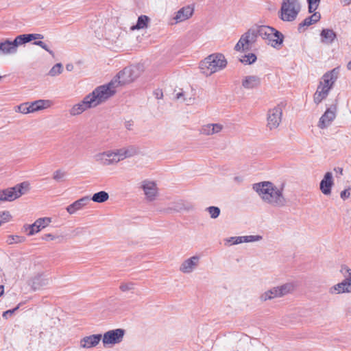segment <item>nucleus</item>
<instances>
[{"instance_id":"obj_1","label":"nucleus","mask_w":351,"mask_h":351,"mask_svg":"<svg viewBox=\"0 0 351 351\" xmlns=\"http://www.w3.org/2000/svg\"><path fill=\"white\" fill-rule=\"evenodd\" d=\"M252 189L265 203L273 207L282 208L287 204V199L283 195V187L278 188L272 182L265 181L254 184Z\"/></svg>"},{"instance_id":"obj_2","label":"nucleus","mask_w":351,"mask_h":351,"mask_svg":"<svg viewBox=\"0 0 351 351\" xmlns=\"http://www.w3.org/2000/svg\"><path fill=\"white\" fill-rule=\"evenodd\" d=\"M226 65L227 61L223 54L213 53L201 61L199 69L204 74L208 76L224 69Z\"/></svg>"},{"instance_id":"obj_3","label":"nucleus","mask_w":351,"mask_h":351,"mask_svg":"<svg viewBox=\"0 0 351 351\" xmlns=\"http://www.w3.org/2000/svg\"><path fill=\"white\" fill-rule=\"evenodd\" d=\"M335 74V69H333L323 75L313 96V100L316 104H320L328 95L337 78Z\"/></svg>"},{"instance_id":"obj_4","label":"nucleus","mask_w":351,"mask_h":351,"mask_svg":"<svg viewBox=\"0 0 351 351\" xmlns=\"http://www.w3.org/2000/svg\"><path fill=\"white\" fill-rule=\"evenodd\" d=\"M117 79H112L109 83L97 87L91 93L88 94L93 99L95 106L105 102L116 93Z\"/></svg>"},{"instance_id":"obj_5","label":"nucleus","mask_w":351,"mask_h":351,"mask_svg":"<svg viewBox=\"0 0 351 351\" xmlns=\"http://www.w3.org/2000/svg\"><path fill=\"white\" fill-rule=\"evenodd\" d=\"M259 27V36L266 40L267 43L271 47L280 49L284 40V35L272 27L267 25H260Z\"/></svg>"},{"instance_id":"obj_6","label":"nucleus","mask_w":351,"mask_h":351,"mask_svg":"<svg viewBox=\"0 0 351 351\" xmlns=\"http://www.w3.org/2000/svg\"><path fill=\"white\" fill-rule=\"evenodd\" d=\"M29 191V184L23 182L13 187L0 190V202H12L26 194Z\"/></svg>"},{"instance_id":"obj_7","label":"nucleus","mask_w":351,"mask_h":351,"mask_svg":"<svg viewBox=\"0 0 351 351\" xmlns=\"http://www.w3.org/2000/svg\"><path fill=\"white\" fill-rule=\"evenodd\" d=\"M301 9L298 0H283L280 8V18L283 21H294Z\"/></svg>"},{"instance_id":"obj_8","label":"nucleus","mask_w":351,"mask_h":351,"mask_svg":"<svg viewBox=\"0 0 351 351\" xmlns=\"http://www.w3.org/2000/svg\"><path fill=\"white\" fill-rule=\"evenodd\" d=\"M259 26L249 29L241 36L239 42L234 47V49L236 51L250 49L251 46L256 43L257 37L259 36Z\"/></svg>"},{"instance_id":"obj_9","label":"nucleus","mask_w":351,"mask_h":351,"mask_svg":"<svg viewBox=\"0 0 351 351\" xmlns=\"http://www.w3.org/2000/svg\"><path fill=\"white\" fill-rule=\"evenodd\" d=\"M340 272L344 276V280L329 289L330 294L351 293V269L346 265H342Z\"/></svg>"},{"instance_id":"obj_10","label":"nucleus","mask_w":351,"mask_h":351,"mask_svg":"<svg viewBox=\"0 0 351 351\" xmlns=\"http://www.w3.org/2000/svg\"><path fill=\"white\" fill-rule=\"evenodd\" d=\"M140 66L133 65L124 68L114 79H117V87L129 84L135 80L141 75Z\"/></svg>"},{"instance_id":"obj_11","label":"nucleus","mask_w":351,"mask_h":351,"mask_svg":"<svg viewBox=\"0 0 351 351\" xmlns=\"http://www.w3.org/2000/svg\"><path fill=\"white\" fill-rule=\"evenodd\" d=\"M294 288L295 287L293 283H285L280 286L274 287L262 293L260 299L262 302H265L276 298H281L292 293Z\"/></svg>"},{"instance_id":"obj_12","label":"nucleus","mask_w":351,"mask_h":351,"mask_svg":"<svg viewBox=\"0 0 351 351\" xmlns=\"http://www.w3.org/2000/svg\"><path fill=\"white\" fill-rule=\"evenodd\" d=\"M282 109L278 105L272 109L269 110L267 117V127L272 130L276 129L282 121Z\"/></svg>"},{"instance_id":"obj_13","label":"nucleus","mask_w":351,"mask_h":351,"mask_svg":"<svg viewBox=\"0 0 351 351\" xmlns=\"http://www.w3.org/2000/svg\"><path fill=\"white\" fill-rule=\"evenodd\" d=\"M125 335V330L122 328H117L109 330L104 334L103 343L107 344H116L122 341Z\"/></svg>"},{"instance_id":"obj_14","label":"nucleus","mask_w":351,"mask_h":351,"mask_svg":"<svg viewBox=\"0 0 351 351\" xmlns=\"http://www.w3.org/2000/svg\"><path fill=\"white\" fill-rule=\"evenodd\" d=\"M337 105H332L327 108L325 112L320 117L318 122V127L324 129L328 127L336 117Z\"/></svg>"},{"instance_id":"obj_15","label":"nucleus","mask_w":351,"mask_h":351,"mask_svg":"<svg viewBox=\"0 0 351 351\" xmlns=\"http://www.w3.org/2000/svg\"><path fill=\"white\" fill-rule=\"evenodd\" d=\"M93 99H91L89 95H86L83 100L74 105L70 110V114L72 116H76L82 114L86 110L91 108H94L95 103H93Z\"/></svg>"},{"instance_id":"obj_16","label":"nucleus","mask_w":351,"mask_h":351,"mask_svg":"<svg viewBox=\"0 0 351 351\" xmlns=\"http://www.w3.org/2000/svg\"><path fill=\"white\" fill-rule=\"evenodd\" d=\"M114 157L112 151H107L95 154L94 159L101 165L109 166L119 162V159L117 160Z\"/></svg>"},{"instance_id":"obj_17","label":"nucleus","mask_w":351,"mask_h":351,"mask_svg":"<svg viewBox=\"0 0 351 351\" xmlns=\"http://www.w3.org/2000/svg\"><path fill=\"white\" fill-rule=\"evenodd\" d=\"M194 8L192 5H186L180 8L176 12L173 20L175 23H178L184 21L191 18L193 14Z\"/></svg>"},{"instance_id":"obj_18","label":"nucleus","mask_w":351,"mask_h":351,"mask_svg":"<svg viewBox=\"0 0 351 351\" xmlns=\"http://www.w3.org/2000/svg\"><path fill=\"white\" fill-rule=\"evenodd\" d=\"M199 261V257L193 256L183 261L180 267V271L184 274L191 273L197 267Z\"/></svg>"},{"instance_id":"obj_19","label":"nucleus","mask_w":351,"mask_h":351,"mask_svg":"<svg viewBox=\"0 0 351 351\" xmlns=\"http://www.w3.org/2000/svg\"><path fill=\"white\" fill-rule=\"evenodd\" d=\"M51 280L44 274H39L34 276L31 280V286L34 290H38L49 284Z\"/></svg>"},{"instance_id":"obj_20","label":"nucleus","mask_w":351,"mask_h":351,"mask_svg":"<svg viewBox=\"0 0 351 351\" xmlns=\"http://www.w3.org/2000/svg\"><path fill=\"white\" fill-rule=\"evenodd\" d=\"M142 188L146 198L149 201H152L155 199L157 195V187L154 182L144 181L143 182Z\"/></svg>"},{"instance_id":"obj_21","label":"nucleus","mask_w":351,"mask_h":351,"mask_svg":"<svg viewBox=\"0 0 351 351\" xmlns=\"http://www.w3.org/2000/svg\"><path fill=\"white\" fill-rule=\"evenodd\" d=\"M51 221V218L49 217L38 219L33 224L29 226L30 231L28 233V235H33L36 232H38L41 229L47 226L50 223Z\"/></svg>"},{"instance_id":"obj_22","label":"nucleus","mask_w":351,"mask_h":351,"mask_svg":"<svg viewBox=\"0 0 351 351\" xmlns=\"http://www.w3.org/2000/svg\"><path fill=\"white\" fill-rule=\"evenodd\" d=\"M101 337L102 335L100 334L85 337L80 341V346L84 348L95 347L101 341Z\"/></svg>"},{"instance_id":"obj_23","label":"nucleus","mask_w":351,"mask_h":351,"mask_svg":"<svg viewBox=\"0 0 351 351\" xmlns=\"http://www.w3.org/2000/svg\"><path fill=\"white\" fill-rule=\"evenodd\" d=\"M332 185V174L331 172H327L320 182V190L324 195H330Z\"/></svg>"},{"instance_id":"obj_24","label":"nucleus","mask_w":351,"mask_h":351,"mask_svg":"<svg viewBox=\"0 0 351 351\" xmlns=\"http://www.w3.org/2000/svg\"><path fill=\"white\" fill-rule=\"evenodd\" d=\"M90 201V199L88 196L83 197L68 206L66 210L71 215L74 214L76 211L81 210L84 206L87 205Z\"/></svg>"},{"instance_id":"obj_25","label":"nucleus","mask_w":351,"mask_h":351,"mask_svg":"<svg viewBox=\"0 0 351 351\" xmlns=\"http://www.w3.org/2000/svg\"><path fill=\"white\" fill-rule=\"evenodd\" d=\"M321 43L324 45H331L337 39V34L332 29L324 28L320 33Z\"/></svg>"},{"instance_id":"obj_26","label":"nucleus","mask_w":351,"mask_h":351,"mask_svg":"<svg viewBox=\"0 0 351 351\" xmlns=\"http://www.w3.org/2000/svg\"><path fill=\"white\" fill-rule=\"evenodd\" d=\"M223 128L220 123H208L203 125L200 129V133L204 135H213L220 132Z\"/></svg>"},{"instance_id":"obj_27","label":"nucleus","mask_w":351,"mask_h":351,"mask_svg":"<svg viewBox=\"0 0 351 351\" xmlns=\"http://www.w3.org/2000/svg\"><path fill=\"white\" fill-rule=\"evenodd\" d=\"M260 84V77L256 75L245 76L242 81V86L246 89L255 88L258 87Z\"/></svg>"},{"instance_id":"obj_28","label":"nucleus","mask_w":351,"mask_h":351,"mask_svg":"<svg viewBox=\"0 0 351 351\" xmlns=\"http://www.w3.org/2000/svg\"><path fill=\"white\" fill-rule=\"evenodd\" d=\"M16 50L12 41L5 40L0 41V53L3 55H8L15 53Z\"/></svg>"},{"instance_id":"obj_29","label":"nucleus","mask_w":351,"mask_h":351,"mask_svg":"<svg viewBox=\"0 0 351 351\" xmlns=\"http://www.w3.org/2000/svg\"><path fill=\"white\" fill-rule=\"evenodd\" d=\"M50 101L49 100L39 99L34 102L29 103V106L31 112H34L43 110L49 106Z\"/></svg>"},{"instance_id":"obj_30","label":"nucleus","mask_w":351,"mask_h":351,"mask_svg":"<svg viewBox=\"0 0 351 351\" xmlns=\"http://www.w3.org/2000/svg\"><path fill=\"white\" fill-rule=\"evenodd\" d=\"M150 22V19L146 16V15H141L138 16L137 23L135 25H133L130 27V29L134 30H138V29H145L148 27V25Z\"/></svg>"},{"instance_id":"obj_31","label":"nucleus","mask_w":351,"mask_h":351,"mask_svg":"<svg viewBox=\"0 0 351 351\" xmlns=\"http://www.w3.org/2000/svg\"><path fill=\"white\" fill-rule=\"evenodd\" d=\"M90 199L97 203H103L109 199V195L107 192L101 191L95 193Z\"/></svg>"},{"instance_id":"obj_32","label":"nucleus","mask_w":351,"mask_h":351,"mask_svg":"<svg viewBox=\"0 0 351 351\" xmlns=\"http://www.w3.org/2000/svg\"><path fill=\"white\" fill-rule=\"evenodd\" d=\"M62 64L61 63H57L49 70L48 75L51 77H55L62 73Z\"/></svg>"},{"instance_id":"obj_33","label":"nucleus","mask_w":351,"mask_h":351,"mask_svg":"<svg viewBox=\"0 0 351 351\" xmlns=\"http://www.w3.org/2000/svg\"><path fill=\"white\" fill-rule=\"evenodd\" d=\"M256 60V56L254 53H249L243 56L240 61L245 64H251Z\"/></svg>"},{"instance_id":"obj_34","label":"nucleus","mask_w":351,"mask_h":351,"mask_svg":"<svg viewBox=\"0 0 351 351\" xmlns=\"http://www.w3.org/2000/svg\"><path fill=\"white\" fill-rule=\"evenodd\" d=\"M134 288L135 284L132 282H122L119 286V289L122 292L132 291Z\"/></svg>"},{"instance_id":"obj_35","label":"nucleus","mask_w":351,"mask_h":351,"mask_svg":"<svg viewBox=\"0 0 351 351\" xmlns=\"http://www.w3.org/2000/svg\"><path fill=\"white\" fill-rule=\"evenodd\" d=\"M206 210L209 213L212 219L217 218L220 215V209L217 206H209L206 208Z\"/></svg>"},{"instance_id":"obj_36","label":"nucleus","mask_w":351,"mask_h":351,"mask_svg":"<svg viewBox=\"0 0 351 351\" xmlns=\"http://www.w3.org/2000/svg\"><path fill=\"white\" fill-rule=\"evenodd\" d=\"M25 241V238L22 237H19L17 235H10L8 237L7 243L9 245L13 244V243H22Z\"/></svg>"},{"instance_id":"obj_37","label":"nucleus","mask_w":351,"mask_h":351,"mask_svg":"<svg viewBox=\"0 0 351 351\" xmlns=\"http://www.w3.org/2000/svg\"><path fill=\"white\" fill-rule=\"evenodd\" d=\"M321 0H307L308 12H314L318 8Z\"/></svg>"},{"instance_id":"obj_38","label":"nucleus","mask_w":351,"mask_h":351,"mask_svg":"<svg viewBox=\"0 0 351 351\" xmlns=\"http://www.w3.org/2000/svg\"><path fill=\"white\" fill-rule=\"evenodd\" d=\"M124 152L126 158L132 157L138 153V149L134 146H130L128 147L124 148Z\"/></svg>"},{"instance_id":"obj_39","label":"nucleus","mask_w":351,"mask_h":351,"mask_svg":"<svg viewBox=\"0 0 351 351\" xmlns=\"http://www.w3.org/2000/svg\"><path fill=\"white\" fill-rule=\"evenodd\" d=\"M24 38V34H21L16 36L15 39L12 41L16 51L19 45L26 43L25 38Z\"/></svg>"},{"instance_id":"obj_40","label":"nucleus","mask_w":351,"mask_h":351,"mask_svg":"<svg viewBox=\"0 0 351 351\" xmlns=\"http://www.w3.org/2000/svg\"><path fill=\"white\" fill-rule=\"evenodd\" d=\"M66 176V173L60 169L54 171L53 175V179H54L57 182L63 181L64 177Z\"/></svg>"},{"instance_id":"obj_41","label":"nucleus","mask_w":351,"mask_h":351,"mask_svg":"<svg viewBox=\"0 0 351 351\" xmlns=\"http://www.w3.org/2000/svg\"><path fill=\"white\" fill-rule=\"evenodd\" d=\"M25 38L26 43H29L33 40H37V39H43L44 38L43 35L40 34H24Z\"/></svg>"},{"instance_id":"obj_42","label":"nucleus","mask_w":351,"mask_h":351,"mask_svg":"<svg viewBox=\"0 0 351 351\" xmlns=\"http://www.w3.org/2000/svg\"><path fill=\"white\" fill-rule=\"evenodd\" d=\"M261 239L262 237L260 235L243 236V243L258 241Z\"/></svg>"},{"instance_id":"obj_43","label":"nucleus","mask_w":351,"mask_h":351,"mask_svg":"<svg viewBox=\"0 0 351 351\" xmlns=\"http://www.w3.org/2000/svg\"><path fill=\"white\" fill-rule=\"evenodd\" d=\"M112 154L115 155L114 158L117 160L119 159V162L126 158L124 148L117 149L116 151H112Z\"/></svg>"},{"instance_id":"obj_44","label":"nucleus","mask_w":351,"mask_h":351,"mask_svg":"<svg viewBox=\"0 0 351 351\" xmlns=\"http://www.w3.org/2000/svg\"><path fill=\"white\" fill-rule=\"evenodd\" d=\"M312 20L309 16L306 17L302 23H300L298 25V30L300 32L302 31V28L305 27H308L312 24H314Z\"/></svg>"},{"instance_id":"obj_45","label":"nucleus","mask_w":351,"mask_h":351,"mask_svg":"<svg viewBox=\"0 0 351 351\" xmlns=\"http://www.w3.org/2000/svg\"><path fill=\"white\" fill-rule=\"evenodd\" d=\"M34 45H38L47 51L50 55H51L53 57L54 56V53L52 50L49 49L47 45L41 40H36L34 42Z\"/></svg>"},{"instance_id":"obj_46","label":"nucleus","mask_w":351,"mask_h":351,"mask_svg":"<svg viewBox=\"0 0 351 351\" xmlns=\"http://www.w3.org/2000/svg\"><path fill=\"white\" fill-rule=\"evenodd\" d=\"M86 232V228L77 227L71 232V237H76L84 234Z\"/></svg>"},{"instance_id":"obj_47","label":"nucleus","mask_w":351,"mask_h":351,"mask_svg":"<svg viewBox=\"0 0 351 351\" xmlns=\"http://www.w3.org/2000/svg\"><path fill=\"white\" fill-rule=\"evenodd\" d=\"M19 111L23 114L31 113L29 102L22 104L18 106Z\"/></svg>"},{"instance_id":"obj_48","label":"nucleus","mask_w":351,"mask_h":351,"mask_svg":"<svg viewBox=\"0 0 351 351\" xmlns=\"http://www.w3.org/2000/svg\"><path fill=\"white\" fill-rule=\"evenodd\" d=\"M10 217H11V215H10V213L8 211L0 213V225L2 223L8 221Z\"/></svg>"},{"instance_id":"obj_49","label":"nucleus","mask_w":351,"mask_h":351,"mask_svg":"<svg viewBox=\"0 0 351 351\" xmlns=\"http://www.w3.org/2000/svg\"><path fill=\"white\" fill-rule=\"evenodd\" d=\"M228 241L232 242V244L234 245L242 243H243V236L230 237Z\"/></svg>"},{"instance_id":"obj_50","label":"nucleus","mask_w":351,"mask_h":351,"mask_svg":"<svg viewBox=\"0 0 351 351\" xmlns=\"http://www.w3.org/2000/svg\"><path fill=\"white\" fill-rule=\"evenodd\" d=\"M19 308V306H17L16 307L12 308V309H10V310H8L5 312H3V317L7 319L8 317V316H11L16 310H18Z\"/></svg>"},{"instance_id":"obj_51","label":"nucleus","mask_w":351,"mask_h":351,"mask_svg":"<svg viewBox=\"0 0 351 351\" xmlns=\"http://www.w3.org/2000/svg\"><path fill=\"white\" fill-rule=\"evenodd\" d=\"M313 14L310 16L309 17L313 20V23H315L317 22H318L320 19H321V14L319 13V12H315V11L314 12H313Z\"/></svg>"},{"instance_id":"obj_52","label":"nucleus","mask_w":351,"mask_h":351,"mask_svg":"<svg viewBox=\"0 0 351 351\" xmlns=\"http://www.w3.org/2000/svg\"><path fill=\"white\" fill-rule=\"evenodd\" d=\"M350 189H345V190L342 191L340 193V197L343 199L348 198L350 197Z\"/></svg>"},{"instance_id":"obj_53","label":"nucleus","mask_w":351,"mask_h":351,"mask_svg":"<svg viewBox=\"0 0 351 351\" xmlns=\"http://www.w3.org/2000/svg\"><path fill=\"white\" fill-rule=\"evenodd\" d=\"M55 238H56V237L54 235H53L51 234H49H49H45L43 236V239L44 240H46V241H47V240H53V239H55Z\"/></svg>"},{"instance_id":"obj_54","label":"nucleus","mask_w":351,"mask_h":351,"mask_svg":"<svg viewBox=\"0 0 351 351\" xmlns=\"http://www.w3.org/2000/svg\"><path fill=\"white\" fill-rule=\"evenodd\" d=\"M176 99H182L183 101H187V102L189 101L185 97H184L183 92L178 93L176 95Z\"/></svg>"},{"instance_id":"obj_55","label":"nucleus","mask_w":351,"mask_h":351,"mask_svg":"<svg viewBox=\"0 0 351 351\" xmlns=\"http://www.w3.org/2000/svg\"><path fill=\"white\" fill-rule=\"evenodd\" d=\"M154 94H155L156 97L157 99H161V98H162V97H163V93H162V90H156V91L154 93Z\"/></svg>"},{"instance_id":"obj_56","label":"nucleus","mask_w":351,"mask_h":351,"mask_svg":"<svg viewBox=\"0 0 351 351\" xmlns=\"http://www.w3.org/2000/svg\"><path fill=\"white\" fill-rule=\"evenodd\" d=\"M73 68H74V66H73V64L69 63V64H67L66 65V69L68 71H73Z\"/></svg>"},{"instance_id":"obj_57","label":"nucleus","mask_w":351,"mask_h":351,"mask_svg":"<svg viewBox=\"0 0 351 351\" xmlns=\"http://www.w3.org/2000/svg\"><path fill=\"white\" fill-rule=\"evenodd\" d=\"M4 293V287L3 285H0V297Z\"/></svg>"},{"instance_id":"obj_58","label":"nucleus","mask_w":351,"mask_h":351,"mask_svg":"<svg viewBox=\"0 0 351 351\" xmlns=\"http://www.w3.org/2000/svg\"><path fill=\"white\" fill-rule=\"evenodd\" d=\"M341 1L344 3V5H348L350 3L351 0H341Z\"/></svg>"},{"instance_id":"obj_59","label":"nucleus","mask_w":351,"mask_h":351,"mask_svg":"<svg viewBox=\"0 0 351 351\" xmlns=\"http://www.w3.org/2000/svg\"><path fill=\"white\" fill-rule=\"evenodd\" d=\"M347 67L349 70H351V61L348 63Z\"/></svg>"},{"instance_id":"obj_60","label":"nucleus","mask_w":351,"mask_h":351,"mask_svg":"<svg viewBox=\"0 0 351 351\" xmlns=\"http://www.w3.org/2000/svg\"><path fill=\"white\" fill-rule=\"evenodd\" d=\"M234 180H238V181H239V180H240V178H239V177H235V178H234Z\"/></svg>"},{"instance_id":"obj_61","label":"nucleus","mask_w":351,"mask_h":351,"mask_svg":"<svg viewBox=\"0 0 351 351\" xmlns=\"http://www.w3.org/2000/svg\"><path fill=\"white\" fill-rule=\"evenodd\" d=\"M2 78H3V77H2V76H0V80H1Z\"/></svg>"}]
</instances>
